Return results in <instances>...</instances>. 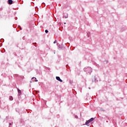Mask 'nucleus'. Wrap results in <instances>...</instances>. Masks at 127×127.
<instances>
[{
	"instance_id": "nucleus-1",
	"label": "nucleus",
	"mask_w": 127,
	"mask_h": 127,
	"mask_svg": "<svg viewBox=\"0 0 127 127\" xmlns=\"http://www.w3.org/2000/svg\"><path fill=\"white\" fill-rule=\"evenodd\" d=\"M84 72H87V73H92V68L91 67H85L84 68Z\"/></svg>"
},
{
	"instance_id": "nucleus-2",
	"label": "nucleus",
	"mask_w": 127,
	"mask_h": 127,
	"mask_svg": "<svg viewBox=\"0 0 127 127\" xmlns=\"http://www.w3.org/2000/svg\"><path fill=\"white\" fill-rule=\"evenodd\" d=\"M56 79L58 80V81H60V82H63V80L62 79H61L60 77L57 76Z\"/></svg>"
},
{
	"instance_id": "nucleus-3",
	"label": "nucleus",
	"mask_w": 127,
	"mask_h": 127,
	"mask_svg": "<svg viewBox=\"0 0 127 127\" xmlns=\"http://www.w3.org/2000/svg\"><path fill=\"white\" fill-rule=\"evenodd\" d=\"M18 93L19 94V96H20L21 95V90H20L19 89L17 88Z\"/></svg>"
},
{
	"instance_id": "nucleus-4",
	"label": "nucleus",
	"mask_w": 127,
	"mask_h": 127,
	"mask_svg": "<svg viewBox=\"0 0 127 127\" xmlns=\"http://www.w3.org/2000/svg\"><path fill=\"white\" fill-rule=\"evenodd\" d=\"M9 4H12V0H8Z\"/></svg>"
},
{
	"instance_id": "nucleus-5",
	"label": "nucleus",
	"mask_w": 127,
	"mask_h": 127,
	"mask_svg": "<svg viewBox=\"0 0 127 127\" xmlns=\"http://www.w3.org/2000/svg\"><path fill=\"white\" fill-rule=\"evenodd\" d=\"M90 123H91V121L90 120H88V121H86V122L85 123V125H89V124H90Z\"/></svg>"
},
{
	"instance_id": "nucleus-6",
	"label": "nucleus",
	"mask_w": 127,
	"mask_h": 127,
	"mask_svg": "<svg viewBox=\"0 0 127 127\" xmlns=\"http://www.w3.org/2000/svg\"><path fill=\"white\" fill-rule=\"evenodd\" d=\"M9 100L10 101H12V100H13V98L12 97V96L9 97Z\"/></svg>"
},
{
	"instance_id": "nucleus-7",
	"label": "nucleus",
	"mask_w": 127,
	"mask_h": 127,
	"mask_svg": "<svg viewBox=\"0 0 127 127\" xmlns=\"http://www.w3.org/2000/svg\"><path fill=\"white\" fill-rule=\"evenodd\" d=\"M94 119L93 118H92L89 120L90 121V122H93V121H94Z\"/></svg>"
},
{
	"instance_id": "nucleus-8",
	"label": "nucleus",
	"mask_w": 127,
	"mask_h": 127,
	"mask_svg": "<svg viewBox=\"0 0 127 127\" xmlns=\"http://www.w3.org/2000/svg\"><path fill=\"white\" fill-rule=\"evenodd\" d=\"M54 44H55V43H57V41L55 40V41L54 42Z\"/></svg>"
},
{
	"instance_id": "nucleus-9",
	"label": "nucleus",
	"mask_w": 127,
	"mask_h": 127,
	"mask_svg": "<svg viewBox=\"0 0 127 127\" xmlns=\"http://www.w3.org/2000/svg\"><path fill=\"white\" fill-rule=\"evenodd\" d=\"M45 32H46V33H48V30H45Z\"/></svg>"
},
{
	"instance_id": "nucleus-10",
	"label": "nucleus",
	"mask_w": 127,
	"mask_h": 127,
	"mask_svg": "<svg viewBox=\"0 0 127 127\" xmlns=\"http://www.w3.org/2000/svg\"><path fill=\"white\" fill-rule=\"evenodd\" d=\"M35 82H38V80L35 79Z\"/></svg>"
},
{
	"instance_id": "nucleus-11",
	"label": "nucleus",
	"mask_w": 127,
	"mask_h": 127,
	"mask_svg": "<svg viewBox=\"0 0 127 127\" xmlns=\"http://www.w3.org/2000/svg\"><path fill=\"white\" fill-rule=\"evenodd\" d=\"M32 79H36V77H32Z\"/></svg>"
},
{
	"instance_id": "nucleus-12",
	"label": "nucleus",
	"mask_w": 127,
	"mask_h": 127,
	"mask_svg": "<svg viewBox=\"0 0 127 127\" xmlns=\"http://www.w3.org/2000/svg\"><path fill=\"white\" fill-rule=\"evenodd\" d=\"M9 126H11V123H9Z\"/></svg>"
},
{
	"instance_id": "nucleus-13",
	"label": "nucleus",
	"mask_w": 127,
	"mask_h": 127,
	"mask_svg": "<svg viewBox=\"0 0 127 127\" xmlns=\"http://www.w3.org/2000/svg\"><path fill=\"white\" fill-rule=\"evenodd\" d=\"M64 24H66V23H64Z\"/></svg>"
}]
</instances>
